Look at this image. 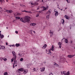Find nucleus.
Returning a JSON list of instances; mask_svg holds the SVG:
<instances>
[{
    "label": "nucleus",
    "instance_id": "f03ea898",
    "mask_svg": "<svg viewBox=\"0 0 75 75\" xmlns=\"http://www.w3.org/2000/svg\"><path fill=\"white\" fill-rule=\"evenodd\" d=\"M13 57L12 59H14L15 61L16 60V58H17V54H13Z\"/></svg>",
    "mask_w": 75,
    "mask_h": 75
},
{
    "label": "nucleus",
    "instance_id": "680f3d73",
    "mask_svg": "<svg viewBox=\"0 0 75 75\" xmlns=\"http://www.w3.org/2000/svg\"><path fill=\"white\" fill-rule=\"evenodd\" d=\"M10 47H11L12 46V45H10Z\"/></svg>",
    "mask_w": 75,
    "mask_h": 75
},
{
    "label": "nucleus",
    "instance_id": "72a5a7b5",
    "mask_svg": "<svg viewBox=\"0 0 75 75\" xmlns=\"http://www.w3.org/2000/svg\"><path fill=\"white\" fill-rule=\"evenodd\" d=\"M3 59H4V61H7V59H6V58H4Z\"/></svg>",
    "mask_w": 75,
    "mask_h": 75
},
{
    "label": "nucleus",
    "instance_id": "37998d69",
    "mask_svg": "<svg viewBox=\"0 0 75 75\" xmlns=\"http://www.w3.org/2000/svg\"><path fill=\"white\" fill-rule=\"evenodd\" d=\"M67 1L68 3H69L70 2L69 1H68V0H66Z\"/></svg>",
    "mask_w": 75,
    "mask_h": 75
},
{
    "label": "nucleus",
    "instance_id": "6e6552de",
    "mask_svg": "<svg viewBox=\"0 0 75 75\" xmlns=\"http://www.w3.org/2000/svg\"><path fill=\"white\" fill-rule=\"evenodd\" d=\"M20 15H21V14L18 13H15L14 14L15 17V16H20Z\"/></svg>",
    "mask_w": 75,
    "mask_h": 75
},
{
    "label": "nucleus",
    "instance_id": "a18cd8bd",
    "mask_svg": "<svg viewBox=\"0 0 75 75\" xmlns=\"http://www.w3.org/2000/svg\"><path fill=\"white\" fill-rule=\"evenodd\" d=\"M15 33L16 34H18V31H16Z\"/></svg>",
    "mask_w": 75,
    "mask_h": 75
},
{
    "label": "nucleus",
    "instance_id": "aec40b11",
    "mask_svg": "<svg viewBox=\"0 0 75 75\" xmlns=\"http://www.w3.org/2000/svg\"><path fill=\"white\" fill-rule=\"evenodd\" d=\"M64 17L67 19H69V18L68 17L67 15H65Z\"/></svg>",
    "mask_w": 75,
    "mask_h": 75
},
{
    "label": "nucleus",
    "instance_id": "b1692460",
    "mask_svg": "<svg viewBox=\"0 0 75 75\" xmlns=\"http://www.w3.org/2000/svg\"><path fill=\"white\" fill-rule=\"evenodd\" d=\"M12 54H13V55H15V54H16V53L15 52V51H13L12 52Z\"/></svg>",
    "mask_w": 75,
    "mask_h": 75
},
{
    "label": "nucleus",
    "instance_id": "9d476101",
    "mask_svg": "<svg viewBox=\"0 0 75 75\" xmlns=\"http://www.w3.org/2000/svg\"><path fill=\"white\" fill-rule=\"evenodd\" d=\"M1 38V39H2L4 38V35H1V34H0V38Z\"/></svg>",
    "mask_w": 75,
    "mask_h": 75
},
{
    "label": "nucleus",
    "instance_id": "6e6d98bb",
    "mask_svg": "<svg viewBox=\"0 0 75 75\" xmlns=\"http://www.w3.org/2000/svg\"><path fill=\"white\" fill-rule=\"evenodd\" d=\"M31 4H32V5H34V4H33V3H31Z\"/></svg>",
    "mask_w": 75,
    "mask_h": 75
},
{
    "label": "nucleus",
    "instance_id": "79ce46f5",
    "mask_svg": "<svg viewBox=\"0 0 75 75\" xmlns=\"http://www.w3.org/2000/svg\"><path fill=\"white\" fill-rule=\"evenodd\" d=\"M38 16H39V14H37L36 16V17H38Z\"/></svg>",
    "mask_w": 75,
    "mask_h": 75
},
{
    "label": "nucleus",
    "instance_id": "2eb2a0df",
    "mask_svg": "<svg viewBox=\"0 0 75 75\" xmlns=\"http://www.w3.org/2000/svg\"><path fill=\"white\" fill-rule=\"evenodd\" d=\"M67 57H68V58H72L73 57V56H72V55H68L67 56Z\"/></svg>",
    "mask_w": 75,
    "mask_h": 75
},
{
    "label": "nucleus",
    "instance_id": "5701e85b",
    "mask_svg": "<svg viewBox=\"0 0 75 75\" xmlns=\"http://www.w3.org/2000/svg\"><path fill=\"white\" fill-rule=\"evenodd\" d=\"M44 70H45V67H44L43 68H42L41 71L43 72V71H44Z\"/></svg>",
    "mask_w": 75,
    "mask_h": 75
},
{
    "label": "nucleus",
    "instance_id": "13d9d810",
    "mask_svg": "<svg viewBox=\"0 0 75 75\" xmlns=\"http://www.w3.org/2000/svg\"><path fill=\"white\" fill-rule=\"evenodd\" d=\"M61 72L62 74H63L62 73V71H61Z\"/></svg>",
    "mask_w": 75,
    "mask_h": 75
},
{
    "label": "nucleus",
    "instance_id": "ea45409f",
    "mask_svg": "<svg viewBox=\"0 0 75 75\" xmlns=\"http://www.w3.org/2000/svg\"><path fill=\"white\" fill-rule=\"evenodd\" d=\"M18 55H19V56H20V57H22V56L21 55V54H20V53H19Z\"/></svg>",
    "mask_w": 75,
    "mask_h": 75
},
{
    "label": "nucleus",
    "instance_id": "0e129e2a",
    "mask_svg": "<svg viewBox=\"0 0 75 75\" xmlns=\"http://www.w3.org/2000/svg\"><path fill=\"white\" fill-rule=\"evenodd\" d=\"M17 64H16L15 65V67H17Z\"/></svg>",
    "mask_w": 75,
    "mask_h": 75
},
{
    "label": "nucleus",
    "instance_id": "a211bd4d",
    "mask_svg": "<svg viewBox=\"0 0 75 75\" xmlns=\"http://www.w3.org/2000/svg\"><path fill=\"white\" fill-rule=\"evenodd\" d=\"M0 48H1V49H4L5 48V47L4 46H1V47Z\"/></svg>",
    "mask_w": 75,
    "mask_h": 75
},
{
    "label": "nucleus",
    "instance_id": "e2e57ef3",
    "mask_svg": "<svg viewBox=\"0 0 75 75\" xmlns=\"http://www.w3.org/2000/svg\"><path fill=\"white\" fill-rule=\"evenodd\" d=\"M43 11H43V10H41V11L42 12Z\"/></svg>",
    "mask_w": 75,
    "mask_h": 75
},
{
    "label": "nucleus",
    "instance_id": "ddd939ff",
    "mask_svg": "<svg viewBox=\"0 0 75 75\" xmlns=\"http://www.w3.org/2000/svg\"><path fill=\"white\" fill-rule=\"evenodd\" d=\"M42 8L43 9V11H44L45 10H48V8L47 9V8L45 7L44 6H42Z\"/></svg>",
    "mask_w": 75,
    "mask_h": 75
},
{
    "label": "nucleus",
    "instance_id": "052dcab7",
    "mask_svg": "<svg viewBox=\"0 0 75 75\" xmlns=\"http://www.w3.org/2000/svg\"><path fill=\"white\" fill-rule=\"evenodd\" d=\"M72 40L71 41V43H72Z\"/></svg>",
    "mask_w": 75,
    "mask_h": 75
},
{
    "label": "nucleus",
    "instance_id": "4468645a",
    "mask_svg": "<svg viewBox=\"0 0 75 75\" xmlns=\"http://www.w3.org/2000/svg\"><path fill=\"white\" fill-rule=\"evenodd\" d=\"M47 47V45L45 44L42 47V48L43 49H45V48H46V47Z\"/></svg>",
    "mask_w": 75,
    "mask_h": 75
},
{
    "label": "nucleus",
    "instance_id": "09e8293b",
    "mask_svg": "<svg viewBox=\"0 0 75 75\" xmlns=\"http://www.w3.org/2000/svg\"><path fill=\"white\" fill-rule=\"evenodd\" d=\"M34 33V34H35L36 33H35V31H33Z\"/></svg>",
    "mask_w": 75,
    "mask_h": 75
},
{
    "label": "nucleus",
    "instance_id": "338daca9",
    "mask_svg": "<svg viewBox=\"0 0 75 75\" xmlns=\"http://www.w3.org/2000/svg\"><path fill=\"white\" fill-rule=\"evenodd\" d=\"M22 12H24V10L22 11Z\"/></svg>",
    "mask_w": 75,
    "mask_h": 75
},
{
    "label": "nucleus",
    "instance_id": "412c9836",
    "mask_svg": "<svg viewBox=\"0 0 75 75\" xmlns=\"http://www.w3.org/2000/svg\"><path fill=\"white\" fill-rule=\"evenodd\" d=\"M67 75H70V73H69V71H68L67 73L66 74Z\"/></svg>",
    "mask_w": 75,
    "mask_h": 75
},
{
    "label": "nucleus",
    "instance_id": "f8f14e48",
    "mask_svg": "<svg viewBox=\"0 0 75 75\" xmlns=\"http://www.w3.org/2000/svg\"><path fill=\"white\" fill-rule=\"evenodd\" d=\"M24 72L23 73L24 74H27V72H28V70H24Z\"/></svg>",
    "mask_w": 75,
    "mask_h": 75
},
{
    "label": "nucleus",
    "instance_id": "2f4dec72",
    "mask_svg": "<svg viewBox=\"0 0 75 75\" xmlns=\"http://www.w3.org/2000/svg\"><path fill=\"white\" fill-rule=\"evenodd\" d=\"M62 21H63V22L62 23V24H64V23L65 22V21L64 20V19H62Z\"/></svg>",
    "mask_w": 75,
    "mask_h": 75
},
{
    "label": "nucleus",
    "instance_id": "e433bc0d",
    "mask_svg": "<svg viewBox=\"0 0 75 75\" xmlns=\"http://www.w3.org/2000/svg\"><path fill=\"white\" fill-rule=\"evenodd\" d=\"M23 61V58H21L20 59V61Z\"/></svg>",
    "mask_w": 75,
    "mask_h": 75
},
{
    "label": "nucleus",
    "instance_id": "0eeeda50",
    "mask_svg": "<svg viewBox=\"0 0 75 75\" xmlns=\"http://www.w3.org/2000/svg\"><path fill=\"white\" fill-rule=\"evenodd\" d=\"M54 10V12H56L55 13V16H56V17L58 16V11H55V9Z\"/></svg>",
    "mask_w": 75,
    "mask_h": 75
},
{
    "label": "nucleus",
    "instance_id": "c85d7f7f",
    "mask_svg": "<svg viewBox=\"0 0 75 75\" xmlns=\"http://www.w3.org/2000/svg\"><path fill=\"white\" fill-rule=\"evenodd\" d=\"M4 75H8V73L7 72H5L4 73Z\"/></svg>",
    "mask_w": 75,
    "mask_h": 75
},
{
    "label": "nucleus",
    "instance_id": "a878e982",
    "mask_svg": "<svg viewBox=\"0 0 75 75\" xmlns=\"http://www.w3.org/2000/svg\"><path fill=\"white\" fill-rule=\"evenodd\" d=\"M35 50H36V48H33L32 49V51H33V52H35V51H36Z\"/></svg>",
    "mask_w": 75,
    "mask_h": 75
},
{
    "label": "nucleus",
    "instance_id": "a19ab883",
    "mask_svg": "<svg viewBox=\"0 0 75 75\" xmlns=\"http://www.w3.org/2000/svg\"><path fill=\"white\" fill-rule=\"evenodd\" d=\"M33 70H34L33 71V72H34V71H35L36 70H35V68H34L33 69Z\"/></svg>",
    "mask_w": 75,
    "mask_h": 75
},
{
    "label": "nucleus",
    "instance_id": "c9c22d12",
    "mask_svg": "<svg viewBox=\"0 0 75 75\" xmlns=\"http://www.w3.org/2000/svg\"><path fill=\"white\" fill-rule=\"evenodd\" d=\"M6 12H7L8 13H10V10L8 11V10H6Z\"/></svg>",
    "mask_w": 75,
    "mask_h": 75
},
{
    "label": "nucleus",
    "instance_id": "5fc2aeb1",
    "mask_svg": "<svg viewBox=\"0 0 75 75\" xmlns=\"http://www.w3.org/2000/svg\"><path fill=\"white\" fill-rule=\"evenodd\" d=\"M30 25H33V23H31L30 24Z\"/></svg>",
    "mask_w": 75,
    "mask_h": 75
},
{
    "label": "nucleus",
    "instance_id": "39448f33",
    "mask_svg": "<svg viewBox=\"0 0 75 75\" xmlns=\"http://www.w3.org/2000/svg\"><path fill=\"white\" fill-rule=\"evenodd\" d=\"M18 71H21V72H23V71H24V69L21 68L20 69H19L18 70Z\"/></svg>",
    "mask_w": 75,
    "mask_h": 75
},
{
    "label": "nucleus",
    "instance_id": "9b49d317",
    "mask_svg": "<svg viewBox=\"0 0 75 75\" xmlns=\"http://www.w3.org/2000/svg\"><path fill=\"white\" fill-rule=\"evenodd\" d=\"M50 32H49V33L50 34V37H51L53 34H54V33L53 32H51V30H50Z\"/></svg>",
    "mask_w": 75,
    "mask_h": 75
},
{
    "label": "nucleus",
    "instance_id": "f3484780",
    "mask_svg": "<svg viewBox=\"0 0 75 75\" xmlns=\"http://www.w3.org/2000/svg\"><path fill=\"white\" fill-rule=\"evenodd\" d=\"M24 12H25L26 13H30V14H31L32 13V12L31 11H27L25 10H24Z\"/></svg>",
    "mask_w": 75,
    "mask_h": 75
},
{
    "label": "nucleus",
    "instance_id": "58836bf2",
    "mask_svg": "<svg viewBox=\"0 0 75 75\" xmlns=\"http://www.w3.org/2000/svg\"><path fill=\"white\" fill-rule=\"evenodd\" d=\"M49 75H54V74H52V73H50L49 74Z\"/></svg>",
    "mask_w": 75,
    "mask_h": 75
},
{
    "label": "nucleus",
    "instance_id": "69168bd1",
    "mask_svg": "<svg viewBox=\"0 0 75 75\" xmlns=\"http://www.w3.org/2000/svg\"><path fill=\"white\" fill-rule=\"evenodd\" d=\"M39 8H37V10H39Z\"/></svg>",
    "mask_w": 75,
    "mask_h": 75
},
{
    "label": "nucleus",
    "instance_id": "393cba45",
    "mask_svg": "<svg viewBox=\"0 0 75 75\" xmlns=\"http://www.w3.org/2000/svg\"><path fill=\"white\" fill-rule=\"evenodd\" d=\"M0 1L1 3H4L5 2L4 0H0Z\"/></svg>",
    "mask_w": 75,
    "mask_h": 75
},
{
    "label": "nucleus",
    "instance_id": "dca6fc26",
    "mask_svg": "<svg viewBox=\"0 0 75 75\" xmlns=\"http://www.w3.org/2000/svg\"><path fill=\"white\" fill-rule=\"evenodd\" d=\"M20 45L19 43H16V47H20Z\"/></svg>",
    "mask_w": 75,
    "mask_h": 75
},
{
    "label": "nucleus",
    "instance_id": "603ef678",
    "mask_svg": "<svg viewBox=\"0 0 75 75\" xmlns=\"http://www.w3.org/2000/svg\"><path fill=\"white\" fill-rule=\"evenodd\" d=\"M72 55L73 56V57H74V56H75V54L74 55Z\"/></svg>",
    "mask_w": 75,
    "mask_h": 75
},
{
    "label": "nucleus",
    "instance_id": "4d7b16f0",
    "mask_svg": "<svg viewBox=\"0 0 75 75\" xmlns=\"http://www.w3.org/2000/svg\"><path fill=\"white\" fill-rule=\"evenodd\" d=\"M39 12L40 13H42V12L41 11H39Z\"/></svg>",
    "mask_w": 75,
    "mask_h": 75
},
{
    "label": "nucleus",
    "instance_id": "7ed1b4c3",
    "mask_svg": "<svg viewBox=\"0 0 75 75\" xmlns=\"http://www.w3.org/2000/svg\"><path fill=\"white\" fill-rule=\"evenodd\" d=\"M14 64H13V68H14V65L15 64H17V61H16V60H14Z\"/></svg>",
    "mask_w": 75,
    "mask_h": 75
},
{
    "label": "nucleus",
    "instance_id": "473e14b6",
    "mask_svg": "<svg viewBox=\"0 0 75 75\" xmlns=\"http://www.w3.org/2000/svg\"><path fill=\"white\" fill-rule=\"evenodd\" d=\"M54 65H55L56 67H58V65L57 64V63H55L54 64Z\"/></svg>",
    "mask_w": 75,
    "mask_h": 75
},
{
    "label": "nucleus",
    "instance_id": "6ab92c4d",
    "mask_svg": "<svg viewBox=\"0 0 75 75\" xmlns=\"http://www.w3.org/2000/svg\"><path fill=\"white\" fill-rule=\"evenodd\" d=\"M32 30H30L29 31V33H30V34H31V35H34V34L32 33H33V32L32 31Z\"/></svg>",
    "mask_w": 75,
    "mask_h": 75
},
{
    "label": "nucleus",
    "instance_id": "7c9ffc66",
    "mask_svg": "<svg viewBox=\"0 0 75 75\" xmlns=\"http://www.w3.org/2000/svg\"><path fill=\"white\" fill-rule=\"evenodd\" d=\"M20 5L21 7H25V5H23V4H21Z\"/></svg>",
    "mask_w": 75,
    "mask_h": 75
},
{
    "label": "nucleus",
    "instance_id": "864d4df0",
    "mask_svg": "<svg viewBox=\"0 0 75 75\" xmlns=\"http://www.w3.org/2000/svg\"><path fill=\"white\" fill-rule=\"evenodd\" d=\"M58 8H59V10H60L61 9H60V8H59L58 6L57 7Z\"/></svg>",
    "mask_w": 75,
    "mask_h": 75
},
{
    "label": "nucleus",
    "instance_id": "49530a36",
    "mask_svg": "<svg viewBox=\"0 0 75 75\" xmlns=\"http://www.w3.org/2000/svg\"><path fill=\"white\" fill-rule=\"evenodd\" d=\"M12 47H15V45H12Z\"/></svg>",
    "mask_w": 75,
    "mask_h": 75
},
{
    "label": "nucleus",
    "instance_id": "20e7f679",
    "mask_svg": "<svg viewBox=\"0 0 75 75\" xmlns=\"http://www.w3.org/2000/svg\"><path fill=\"white\" fill-rule=\"evenodd\" d=\"M51 10L50 9L48 11H47V14H48V15H50L51 14Z\"/></svg>",
    "mask_w": 75,
    "mask_h": 75
},
{
    "label": "nucleus",
    "instance_id": "4c0bfd02",
    "mask_svg": "<svg viewBox=\"0 0 75 75\" xmlns=\"http://www.w3.org/2000/svg\"><path fill=\"white\" fill-rule=\"evenodd\" d=\"M66 71H63V74H66Z\"/></svg>",
    "mask_w": 75,
    "mask_h": 75
},
{
    "label": "nucleus",
    "instance_id": "4be33fe9",
    "mask_svg": "<svg viewBox=\"0 0 75 75\" xmlns=\"http://www.w3.org/2000/svg\"><path fill=\"white\" fill-rule=\"evenodd\" d=\"M47 20H48L49 19V18L50 17V15H48L47 16Z\"/></svg>",
    "mask_w": 75,
    "mask_h": 75
},
{
    "label": "nucleus",
    "instance_id": "8fccbe9b",
    "mask_svg": "<svg viewBox=\"0 0 75 75\" xmlns=\"http://www.w3.org/2000/svg\"><path fill=\"white\" fill-rule=\"evenodd\" d=\"M6 45H8V43L7 42L6 43Z\"/></svg>",
    "mask_w": 75,
    "mask_h": 75
},
{
    "label": "nucleus",
    "instance_id": "423d86ee",
    "mask_svg": "<svg viewBox=\"0 0 75 75\" xmlns=\"http://www.w3.org/2000/svg\"><path fill=\"white\" fill-rule=\"evenodd\" d=\"M58 45H59V48H61V46H62V43L60 42H58Z\"/></svg>",
    "mask_w": 75,
    "mask_h": 75
},
{
    "label": "nucleus",
    "instance_id": "774afa93",
    "mask_svg": "<svg viewBox=\"0 0 75 75\" xmlns=\"http://www.w3.org/2000/svg\"><path fill=\"white\" fill-rule=\"evenodd\" d=\"M39 0H37V1H38Z\"/></svg>",
    "mask_w": 75,
    "mask_h": 75
},
{
    "label": "nucleus",
    "instance_id": "f704fd0d",
    "mask_svg": "<svg viewBox=\"0 0 75 75\" xmlns=\"http://www.w3.org/2000/svg\"><path fill=\"white\" fill-rule=\"evenodd\" d=\"M12 12H13V11H12L11 10H9V13H12Z\"/></svg>",
    "mask_w": 75,
    "mask_h": 75
},
{
    "label": "nucleus",
    "instance_id": "c03bdc74",
    "mask_svg": "<svg viewBox=\"0 0 75 75\" xmlns=\"http://www.w3.org/2000/svg\"><path fill=\"white\" fill-rule=\"evenodd\" d=\"M0 60L2 61L3 60V58H0Z\"/></svg>",
    "mask_w": 75,
    "mask_h": 75
},
{
    "label": "nucleus",
    "instance_id": "bb28decb",
    "mask_svg": "<svg viewBox=\"0 0 75 75\" xmlns=\"http://www.w3.org/2000/svg\"><path fill=\"white\" fill-rule=\"evenodd\" d=\"M65 41L66 43H68V40L67 39H65Z\"/></svg>",
    "mask_w": 75,
    "mask_h": 75
},
{
    "label": "nucleus",
    "instance_id": "de8ad7c7",
    "mask_svg": "<svg viewBox=\"0 0 75 75\" xmlns=\"http://www.w3.org/2000/svg\"><path fill=\"white\" fill-rule=\"evenodd\" d=\"M14 59H11V62H13V60H14Z\"/></svg>",
    "mask_w": 75,
    "mask_h": 75
},
{
    "label": "nucleus",
    "instance_id": "c756f323",
    "mask_svg": "<svg viewBox=\"0 0 75 75\" xmlns=\"http://www.w3.org/2000/svg\"><path fill=\"white\" fill-rule=\"evenodd\" d=\"M16 19H17L19 20V19H20V17H16Z\"/></svg>",
    "mask_w": 75,
    "mask_h": 75
},
{
    "label": "nucleus",
    "instance_id": "f257e3e1",
    "mask_svg": "<svg viewBox=\"0 0 75 75\" xmlns=\"http://www.w3.org/2000/svg\"><path fill=\"white\" fill-rule=\"evenodd\" d=\"M30 17L28 16H25L24 18H21L20 21L24 23H27L28 21H30Z\"/></svg>",
    "mask_w": 75,
    "mask_h": 75
},
{
    "label": "nucleus",
    "instance_id": "1a4fd4ad",
    "mask_svg": "<svg viewBox=\"0 0 75 75\" xmlns=\"http://www.w3.org/2000/svg\"><path fill=\"white\" fill-rule=\"evenodd\" d=\"M54 45H52V47H51V48L49 50H51L52 51H54Z\"/></svg>",
    "mask_w": 75,
    "mask_h": 75
},
{
    "label": "nucleus",
    "instance_id": "bf43d9fd",
    "mask_svg": "<svg viewBox=\"0 0 75 75\" xmlns=\"http://www.w3.org/2000/svg\"><path fill=\"white\" fill-rule=\"evenodd\" d=\"M15 21H16V20H13V21H12V22H14Z\"/></svg>",
    "mask_w": 75,
    "mask_h": 75
},
{
    "label": "nucleus",
    "instance_id": "cd10ccee",
    "mask_svg": "<svg viewBox=\"0 0 75 75\" xmlns=\"http://www.w3.org/2000/svg\"><path fill=\"white\" fill-rule=\"evenodd\" d=\"M51 50H49V53H47V54H50V55H51V54H52V53H51Z\"/></svg>",
    "mask_w": 75,
    "mask_h": 75
},
{
    "label": "nucleus",
    "instance_id": "3c124183",
    "mask_svg": "<svg viewBox=\"0 0 75 75\" xmlns=\"http://www.w3.org/2000/svg\"><path fill=\"white\" fill-rule=\"evenodd\" d=\"M32 24H33V25H32V26H34V23H32Z\"/></svg>",
    "mask_w": 75,
    "mask_h": 75
}]
</instances>
